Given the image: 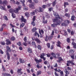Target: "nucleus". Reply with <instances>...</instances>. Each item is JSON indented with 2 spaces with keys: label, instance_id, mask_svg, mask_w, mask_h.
<instances>
[{
  "label": "nucleus",
  "instance_id": "43",
  "mask_svg": "<svg viewBox=\"0 0 76 76\" xmlns=\"http://www.w3.org/2000/svg\"><path fill=\"white\" fill-rule=\"evenodd\" d=\"M2 69H3V70L4 72H6V69H5V68H4V66L2 65Z\"/></svg>",
  "mask_w": 76,
  "mask_h": 76
},
{
  "label": "nucleus",
  "instance_id": "57",
  "mask_svg": "<svg viewBox=\"0 0 76 76\" xmlns=\"http://www.w3.org/2000/svg\"><path fill=\"white\" fill-rule=\"evenodd\" d=\"M10 26H11L12 28H14L15 27V26L13 25L12 23H10Z\"/></svg>",
  "mask_w": 76,
  "mask_h": 76
},
{
  "label": "nucleus",
  "instance_id": "28",
  "mask_svg": "<svg viewBox=\"0 0 76 76\" xmlns=\"http://www.w3.org/2000/svg\"><path fill=\"white\" fill-rule=\"evenodd\" d=\"M75 50H70L69 53L70 54H73L74 53Z\"/></svg>",
  "mask_w": 76,
  "mask_h": 76
},
{
  "label": "nucleus",
  "instance_id": "41",
  "mask_svg": "<svg viewBox=\"0 0 76 76\" xmlns=\"http://www.w3.org/2000/svg\"><path fill=\"white\" fill-rule=\"evenodd\" d=\"M25 15L27 17L29 16V13L28 12H26L25 13Z\"/></svg>",
  "mask_w": 76,
  "mask_h": 76
},
{
  "label": "nucleus",
  "instance_id": "30",
  "mask_svg": "<svg viewBox=\"0 0 76 76\" xmlns=\"http://www.w3.org/2000/svg\"><path fill=\"white\" fill-rule=\"evenodd\" d=\"M28 40V38L26 36H25L24 38V41L25 42H27V41Z\"/></svg>",
  "mask_w": 76,
  "mask_h": 76
},
{
  "label": "nucleus",
  "instance_id": "54",
  "mask_svg": "<svg viewBox=\"0 0 76 76\" xmlns=\"http://www.w3.org/2000/svg\"><path fill=\"white\" fill-rule=\"evenodd\" d=\"M35 18H36V16H34L33 18V21H35Z\"/></svg>",
  "mask_w": 76,
  "mask_h": 76
},
{
  "label": "nucleus",
  "instance_id": "37",
  "mask_svg": "<svg viewBox=\"0 0 76 76\" xmlns=\"http://www.w3.org/2000/svg\"><path fill=\"white\" fill-rule=\"evenodd\" d=\"M45 16L47 18H50V15L48 14L45 15Z\"/></svg>",
  "mask_w": 76,
  "mask_h": 76
},
{
  "label": "nucleus",
  "instance_id": "8",
  "mask_svg": "<svg viewBox=\"0 0 76 76\" xmlns=\"http://www.w3.org/2000/svg\"><path fill=\"white\" fill-rule=\"evenodd\" d=\"M39 10H37L39 12H42L44 11V9L41 7H39Z\"/></svg>",
  "mask_w": 76,
  "mask_h": 76
},
{
  "label": "nucleus",
  "instance_id": "14",
  "mask_svg": "<svg viewBox=\"0 0 76 76\" xmlns=\"http://www.w3.org/2000/svg\"><path fill=\"white\" fill-rule=\"evenodd\" d=\"M45 54L44 53H42L41 54V56H40V57L41 58H43V57H44V56H45Z\"/></svg>",
  "mask_w": 76,
  "mask_h": 76
},
{
  "label": "nucleus",
  "instance_id": "55",
  "mask_svg": "<svg viewBox=\"0 0 76 76\" xmlns=\"http://www.w3.org/2000/svg\"><path fill=\"white\" fill-rule=\"evenodd\" d=\"M34 3H38V1L37 0H34Z\"/></svg>",
  "mask_w": 76,
  "mask_h": 76
},
{
  "label": "nucleus",
  "instance_id": "27",
  "mask_svg": "<svg viewBox=\"0 0 76 76\" xmlns=\"http://www.w3.org/2000/svg\"><path fill=\"white\" fill-rule=\"evenodd\" d=\"M25 23H21L20 24V28H23V26H24L25 25Z\"/></svg>",
  "mask_w": 76,
  "mask_h": 76
},
{
  "label": "nucleus",
  "instance_id": "51",
  "mask_svg": "<svg viewBox=\"0 0 76 76\" xmlns=\"http://www.w3.org/2000/svg\"><path fill=\"white\" fill-rule=\"evenodd\" d=\"M47 57H50L51 56V54L50 53H48L47 54Z\"/></svg>",
  "mask_w": 76,
  "mask_h": 76
},
{
  "label": "nucleus",
  "instance_id": "40",
  "mask_svg": "<svg viewBox=\"0 0 76 76\" xmlns=\"http://www.w3.org/2000/svg\"><path fill=\"white\" fill-rule=\"evenodd\" d=\"M47 45L48 48H50V43H48L47 44Z\"/></svg>",
  "mask_w": 76,
  "mask_h": 76
},
{
  "label": "nucleus",
  "instance_id": "42",
  "mask_svg": "<svg viewBox=\"0 0 76 76\" xmlns=\"http://www.w3.org/2000/svg\"><path fill=\"white\" fill-rule=\"evenodd\" d=\"M11 39L12 41H15V38L14 37H13L11 38Z\"/></svg>",
  "mask_w": 76,
  "mask_h": 76
},
{
  "label": "nucleus",
  "instance_id": "12",
  "mask_svg": "<svg viewBox=\"0 0 76 76\" xmlns=\"http://www.w3.org/2000/svg\"><path fill=\"white\" fill-rule=\"evenodd\" d=\"M19 61L20 63H25V60H24L23 59H22V58H20L19 59Z\"/></svg>",
  "mask_w": 76,
  "mask_h": 76
},
{
  "label": "nucleus",
  "instance_id": "19",
  "mask_svg": "<svg viewBox=\"0 0 76 76\" xmlns=\"http://www.w3.org/2000/svg\"><path fill=\"white\" fill-rule=\"evenodd\" d=\"M65 16H66V17H67V18H70V14L69 13H65Z\"/></svg>",
  "mask_w": 76,
  "mask_h": 76
},
{
  "label": "nucleus",
  "instance_id": "21",
  "mask_svg": "<svg viewBox=\"0 0 76 76\" xmlns=\"http://www.w3.org/2000/svg\"><path fill=\"white\" fill-rule=\"evenodd\" d=\"M29 14L30 16H34V15H35V12L33 11L32 12L30 13Z\"/></svg>",
  "mask_w": 76,
  "mask_h": 76
},
{
  "label": "nucleus",
  "instance_id": "10",
  "mask_svg": "<svg viewBox=\"0 0 76 76\" xmlns=\"http://www.w3.org/2000/svg\"><path fill=\"white\" fill-rule=\"evenodd\" d=\"M35 61H36V62L38 63H39V62H41V61H42V59H39V60H38L37 59L35 58Z\"/></svg>",
  "mask_w": 76,
  "mask_h": 76
},
{
  "label": "nucleus",
  "instance_id": "39",
  "mask_svg": "<svg viewBox=\"0 0 76 76\" xmlns=\"http://www.w3.org/2000/svg\"><path fill=\"white\" fill-rule=\"evenodd\" d=\"M7 74H8L7 73H6V72L3 73H2V75L3 76H7Z\"/></svg>",
  "mask_w": 76,
  "mask_h": 76
},
{
  "label": "nucleus",
  "instance_id": "16",
  "mask_svg": "<svg viewBox=\"0 0 76 76\" xmlns=\"http://www.w3.org/2000/svg\"><path fill=\"white\" fill-rule=\"evenodd\" d=\"M22 70V69H18L17 70V73L19 74V73H20V74L22 75V72H21V71Z\"/></svg>",
  "mask_w": 76,
  "mask_h": 76
},
{
  "label": "nucleus",
  "instance_id": "60",
  "mask_svg": "<svg viewBox=\"0 0 76 76\" xmlns=\"http://www.w3.org/2000/svg\"><path fill=\"white\" fill-rule=\"evenodd\" d=\"M43 23H47V20H46L45 21H43Z\"/></svg>",
  "mask_w": 76,
  "mask_h": 76
},
{
  "label": "nucleus",
  "instance_id": "17",
  "mask_svg": "<svg viewBox=\"0 0 76 76\" xmlns=\"http://www.w3.org/2000/svg\"><path fill=\"white\" fill-rule=\"evenodd\" d=\"M29 53H32V50L29 48H28L27 49Z\"/></svg>",
  "mask_w": 76,
  "mask_h": 76
},
{
  "label": "nucleus",
  "instance_id": "31",
  "mask_svg": "<svg viewBox=\"0 0 76 76\" xmlns=\"http://www.w3.org/2000/svg\"><path fill=\"white\" fill-rule=\"evenodd\" d=\"M64 7H66V5L67 6L68 5H69V3L67 2H65L64 4Z\"/></svg>",
  "mask_w": 76,
  "mask_h": 76
},
{
  "label": "nucleus",
  "instance_id": "2",
  "mask_svg": "<svg viewBox=\"0 0 76 76\" xmlns=\"http://www.w3.org/2000/svg\"><path fill=\"white\" fill-rule=\"evenodd\" d=\"M20 8H21V6H18V8H15V10L12 9H10L9 11L10 13L12 14L13 13H14V12H15V13H18V11L20 10Z\"/></svg>",
  "mask_w": 76,
  "mask_h": 76
},
{
  "label": "nucleus",
  "instance_id": "45",
  "mask_svg": "<svg viewBox=\"0 0 76 76\" xmlns=\"http://www.w3.org/2000/svg\"><path fill=\"white\" fill-rule=\"evenodd\" d=\"M72 61H74V60L68 61H67V63L69 64H70L71 63Z\"/></svg>",
  "mask_w": 76,
  "mask_h": 76
},
{
  "label": "nucleus",
  "instance_id": "22",
  "mask_svg": "<svg viewBox=\"0 0 76 76\" xmlns=\"http://www.w3.org/2000/svg\"><path fill=\"white\" fill-rule=\"evenodd\" d=\"M35 21H32L31 22V25H33V26H35Z\"/></svg>",
  "mask_w": 76,
  "mask_h": 76
},
{
  "label": "nucleus",
  "instance_id": "5",
  "mask_svg": "<svg viewBox=\"0 0 76 76\" xmlns=\"http://www.w3.org/2000/svg\"><path fill=\"white\" fill-rule=\"evenodd\" d=\"M7 48V52H8V51H10V52H11L12 51V50L10 49V48L9 47V46H7L6 47Z\"/></svg>",
  "mask_w": 76,
  "mask_h": 76
},
{
  "label": "nucleus",
  "instance_id": "9",
  "mask_svg": "<svg viewBox=\"0 0 76 76\" xmlns=\"http://www.w3.org/2000/svg\"><path fill=\"white\" fill-rule=\"evenodd\" d=\"M34 40L35 41H36L37 43H40L41 42V41H40L38 38H36L34 39Z\"/></svg>",
  "mask_w": 76,
  "mask_h": 76
},
{
  "label": "nucleus",
  "instance_id": "35",
  "mask_svg": "<svg viewBox=\"0 0 76 76\" xmlns=\"http://www.w3.org/2000/svg\"><path fill=\"white\" fill-rule=\"evenodd\" d=\"M12 16L13 18H16V15L14 13H12Z\"/></svg>",
  "mask_w": 76,
  "mask_h": 76
},
{
  "label": "nucleus",
  "instance_id": "44",
  "mask_svg": "<svg viewBox=\"0 0 76 76\" xmlns=\"http://www.w3.org/2000/svg\"><path fill=\"white\" fill-rule=\"evenodd\" d=\"M54 15L55 16H58V13H57V12H54Z\"/></svg>",
  "mask_w": 76,
  "mask_h": 76
},
{
  "label": "nucleus",
  "instance_id": "53",
  "mask_svg": "<svg viewBox=\"0 0 76 76\" xmlns=\"http://www.w3.org/2000/svg\"><path fill=\"white\" fill-rule=\"evenodd\" d=\"M1 44L2 45H5V42H1Z\"/></svg>",
  "mask_w": 76,
  "mask_h": 76
},
{
  "label": "nucleus",
  "instance_id": "59",
  "mask_svg": "<svg viewBox=\"0 0 76 76\" xmlns=\"http://www.w3.org/2000/svg\"><path fill=\"white\" fill-rule=\"evenodd\" d=\"M3 27H1V28L0 29V31H3Z\"/></svg>",
  "mask_w": 76,
  "mask_h": 76
},
{
  "label": "nucleus",
  "instance_id": "20",
  "mask_svg": "<svg viewBox=\"0 0 76 76\" xmlns=\"http://www.w3.org/2000/svg\"><path fill=\"white\" fill-rule=\"evenodd\" d=\"M57 3V2L56 1V0H55L52 3V4L53 6H54Z\"/></svg>",
  "mask_w": 76,
  "mask_h": 76
},
{
  "label": "nucleus",
  "instance_id": "18",
  "mask_svg": "<svg viewBox=\"0 0 76 76\" xmlns=\"http://www.w3.org/2000/svg\"><path fill=\"white\" fill-rule=\"evenodd\" d=\"M51 56H53V57H54L55 58H56V55L53 53H51Z\"/></svg>",
  "mask_w": 76,
  "mask_h": 76
},
{
  "label": "nucleus",
  "instance_id": "38",
  "mask_svg": "<svg viewBox=\"0 0 76 76\" xmlns=\"http://www.w3.org/2000/svg\"><path fill=\"white\" fill-rule=\"evenodd\" d=\"M7 1H4L3 2V4H6L8 3Z\"/></svg>",
  "mask_w": 76,
  "mask_h": 76
},
{
  "label": "nucleus",
  "instance_id": "56",
  "mask_svg": "<svg viewBox=\"0 0 76 76\" xmlns=\"http://www.w3.org/2000/svg\"><path fill=\"white\" fill-rule=\"evenodd\" d=\"M58 59L59 61H62V60H63V59H62V58H61V57H59L58 58Z\"/></svg>",
  "mask_w": 76,
  "mask_h": 76
},
{
  "label": "nucleus",
  "instance_id": "64",
  "mask_svg": "<svg viewBox=\"0 0 76 76\" xmlns=\"http://www.w3.org/2000/svg\"><path fill=\"white\" fill-rule=\"evenodd\" d=\"M55 75L56 76H58V74L56 72H55Z\"/></svg>",
  "mask_w": 76,
  "mask_h": 76
},
{
  "label": "nucleus",
  "instance_id": "3",
  "mask_svg": "<svg viewBox=\"0 0 76 76\" xmlns=\"http://www.w3.org/2000/svg\"><path fill=\"white\" fill-rule=\"evenodd\" d=\"M69 23V20H66L64 21V23L61 24V25L62 26H67Z\"/></svg>",
  "mask_w": 76,
  "mask_h": 76
},
{
  "label": "nucleus",
  "instance_id": "36",
  "mask_svg": "<svg viewBox=\"0 0 76 76\" xmlns=\"http://www.w3.org/2000/svg\"><path fill=\"white\" fill-rule=\"evenodd\" d=\"M63 31H64V35L66 36H66H67V32H66V31L64 30H63Z\"/></svg>",
  "mask_w": 76,
  "mask_h": 76
},
{
  "label": "nucleus",
  "instance_id": "15",
  "mask_svg": "<svg viewBox=\"0 0 76 76\" xmlns=\"http://www.w3.org/2000/svg\"><path fill=\"white\" fill-rule=\"evenodd\" d=\"M38 36V37L39 38V34L38 33V32L37 31H35L34 34V36Z\"/></svg>",
  "mask_w": 76,
  "mask_h": 76
},
{
  "label": "nucleus",
  "instance_id": "4",
  "mask_svg": "<svg viewBox=\"0 0 76 76\" xmlns=\"http://www.w3.org/2000/svg\"><path fill=\"white\" fill-rule=\"evenodd\" d=\"M29 7L31 9H35V6H34V3H33L31 4H29Z\"/></svg>",
  "mask_w": 76,
  "mask_h": 76
},
{
  "label": "nucleus",
  "instance_id": "48",
  "mask_svg": "<svg viewBox=\"0 0 76 76\" xmlns=\"http://www.w3.org/2000/svg\"><path fill=\"white\" fill-rule=\"evenodd\" d=\"M61 76H64V74H63V72L61 71V72H60Z\"/></svg>",
  "mask_w": 76,
  "mask_h": 76
},
{
  "label": "nucleus",
  "instance_id": "23",
  "mask_svg": "<svg viewBox=\"0 0 76 76\" xmlns=\"http://www.w3.org/2000/svg\"><path fill=\"white\" fill-rule=\"evenodd\" d=\"M0 8L1 10H6V8L5 7H3L2 6H1L0 7Z\"/></svg>",
  "mask_w": 76,
  "mask_h": 76
},
{
  "label": "nucleus",
  "instance_id": "47",
  "mask_svg": "<svg viewBox=\"0 0 76 76\" xmlns=\"http://www.w3.org/2000/svg\"><path fill=\"white\" fill-rule=\"evenodd\" d=\"M4 18L6 20H8V18L6 16H4Z\"/></svg>",
  "mask_w": 76,
  "mask_h": 76
},
{
  "label": "nucleus",
  "instance_id": "33",
  "mask_svg": "<svg viewBox=\"0 0 76 76\" xmlns=\"http://www.w3.org/2000/svg\"><path fill=\"white\" fill-rule=\"evenodd\" d=\"M37 48L39 50H41V46L40 45H38L37 46Z\"/></svg>",
  "mask_w": 76,
  "mask_h": 76
},
{
  "label": "nucleus",
  "instance_id": "49",
  "mask_svg": "<svg viewBox=\"0 0 76 76\" xmlns=\"http://www.w3.org/2000/svg\"><path fill=\"white\" fill-rule=\"evenodd\" d=\"M52 37H53L52 36H49L48 38V39L49 40H51V39H52Z\"/></svg>",
  "mask_w": 76,
  "mask_h": 76
},
{
  "label": "nucleus",
  "instance_id": "52",
  "mask_svg": "<svg viewBox=\"0 0 76 76\" xmlns=\"http://www.w3.org/2000/svg\"><path fill=\"white\" fill-rule=\"evenodd\" d=\"M0 53H1L2 54H3L4 53L3 51L1 49H0Z\"/></svg>",
  "mask_w": 76,
  "mask_h": 76
},
{
  "label": "nucleus",
  "instance_id": "1",
  "mask_svg": "<svg viewBox=\"0 0 76 76\" xmlns=\"http://www.w3.org/2000/svg\"><path fill=\"white\" fill-rule=\"evenodd\" d=\"M58 16V17L57 18L56 17V19H54L53 20V22H56V23L52 24L51 25V26H52V27H53V28H54V27H56V26L60 24V20L58 19H61V18L59 16Z\"/></svg>",
  "mask_w": 76,
  "mask_h": 76
},
{
  "label": "nucleus",
  "instance_id": "32",
  "mask_svg": "<svg viewBox=\"0 0 76 76\" xmlns=\"http://www.w3.org/2000/svg\"><path fill=\"white\" fill-rule=\"evenodd\" d=\"M47 6L45 5H43L42 6V7L43 8V9H46L47 8Z\"/></svg>",
  "mask_w": 76,
  "mask_h": 76
},
{
  "label": "nucleus",
  "instance_id": "46",
  "mask_svg": "<svg viewBox=\"0 0 76 76\" xmlns=\"http://www.w3.org/2000/svg\"><path fill=\"white\" fill-rule=\"evenodd\" d=\"M45 40L46 41H48V36L47 35L46 36V37L45 38Z\"/></svg>",
  "mask_w": 76,
  "mask_h": 76
},
{
  "label": "nucleus",
  "instance_id": "13",
  "mask_svg": "<svg viewBox=\"0 0 76 76\" xmlns=\"http://www.w3.org/2000/svg\"><path fill=\"white\" fill-rule=\"evenodd\" d=\"M6 54L7 55V58L8 60H10V54L9 53V52H7Z\"/></svg>",
  "mask_w": 76,
  "mask_h": 76
},
{
  "label": "nucleus",
  "instance_id": "25",
  "mask_svg": "<svg viewBox=\"0 0 76 76\" xmlns=\"http://www.w3.org/2000/svg\"><path fill=\"white\" fill-rule=\"evenodd\" d=\"M42 73V72L41 71H39L37 72V75H41Z\"/></svg>",
  "mask_w": 76,
  "mask_h": 76
},
{
  "label": "nucleus",
  "instance_id": "24",
  "mask_svg": "<svg viewBox=\"0 0 76 76\" xmlns=\"http://www.w3.org/2000/svg\"><path fill=\"white\" fill-rule=\"evenodd\" d=\"M64 72L66 73V75H69V72L67 71V70L65 69L64 70Z\"/></svg>",
  "mask_w": 76,
  "mask_h": 76
},
{
  "label": "nucleus",
  "instance_id": "50",
  "mask_svg": "<svg viewBox=\"0 0 76 76\" xmlns=\"http://www.w3.org/2000/svg\"><path fill=\"white\" fill-rule=\"evenodd\" d=\"M66 41L68 43L70 42V38H68L67 39Z\"/></svg>",
  "mask_w": 76,
  "mask_h": 76
},
{
  "label": "nucleus",
  "instance_id": "26",
  "mask_svg": "<svg viewBox=\"0 0 76 76\" xmlns=\"http://www.w3.org/2000/svg\"><path fill=\"white\" fill-rule=\"evenodd\" d=\"M39 33L40 35H41V33L42 34H44V31L42 30H41V31H39Z\"/></svg>",
  "mask_w": 76,
  "mask_h": 76
},
{
  "label": "nucleus",
  "instance_id": "63",
  "mask_svg": "<svg viewBox=\"0 0 76 76\" xmlns=\"http://www.w3.org/2000/svg\"><path fill=\"white\" fill-rule=\"evenodd\" d=\"M67 12H68V9L67 8H66L65 10V12L66 13Z\"/></svg>",
  "mask_w": 76,
  "mask_h": 76
},
{
  "label": "nucleus",
  "instance_id": "62",
  "mask_svg": "<svg viewBox=\"0 0 76 76\" xmlns=\"http://www.w3.org/2000/svg\"><path fill=\"white\" fill-rule=\"evenodd\" d=\"M31 73H34V69H31Z\"/></svg>",
  "mask_w": 76,
  "mask_h": 76
},
{
  "label": "nucleus",
  "instance_id": "29",
  "mask_svg": "<svg viewBox=\"0 0 76 76\" xmlns=\"http://www.w3.org/2000/svg\"><path fill=\"white\" fill-rule=\"evenodd\" d=\"M37 31V28L35 27L34 28L32 29V31L33 32H35Z\"/></svg>",
  "mask_w": 76,
  "mask_h": 76
},
{
  "label": "nucleus",
  "instance_id": "34",
  "mask_svg": "<svg viewBox=\"0 0 76 76\" xmlns=\"http://www.w3.org/2000/svg\"><path fill=\"white\" fill-rule=\"evenodd\" d=\"M70 56L72 60H74L75 59V55H71Z\"/></svg>",
  "mask_w": 76,
  "mask_h": 76
},
{
  "label": "nucleus",
  "instance_id": "61",
  "mask_svg": "<svg viewBox=\"0 0 76 76\" xmlns=\"http://www.w3.org/2000/svg\"><path fill=\"white\" fill-rule=\"evenodd\" d=\"M54 30L55 31V33L56 34H58V31L57 29H55Z\"/></svg>",
  "mask_w": 76,
  "mask_h": 76
},
{
  "label": "nucleus",
  "instance_id": "7",
  "mask_svg": "<svg viewBox=\"0 0 76 76\" xmlns=\"http://www.w3.org/2000/svg\"><path fill=\"white\" fill-rule=\"evenodd\" d=\"M21 20L22 22H24V23H25L26 22V19L25 18H24V17H23V16H21Z\"/></svg>",
  "mask_w": 76,
  "mask_h": 76
},
{
  "label": "nucleus",
  "instance_id": "58",
  "mask_svg": "<svg viewBox=\"0 0 76 76\" xmlns=\"http://www.w3.org/2000/svg\"><path fill=\"white\" fill-rule=\"evenodd\" d=\"M32 45H35V42H32Z\"/></svg>",
  "mask_w": 76,
  "mask_h": 76
},
{
  "label": "nucleus",
  "instance_id": "11",
  "mask_svg": "<svg viewBox=\"0 0 76 76\" xmlns=\"http://www.w3.org/2000/svg\"><path fill=\"white\" fill-rule=\"evenodd\" d=\"M61 44V42H60V41H58L57 42V44H56V45L58 47H60V48H61V45H60Z\"/></svg>",
  "mask_w": 76,
  "mask_h": 76
},
{
  "label": "nucleus",
  "instance_id": "6",
  "mask_svg": "<svg viewBox=\"0 0 76 76\" xmlns=\"http://www.w3.org/2000/svg\"><path fill=\"white\" fill-rule=\"evenodd\" d=\"M6 44H7V45H9L10 44H11V42H10V41L9 39H7L6 40Z\"/></svg>",
  "mask_w": 76,
  "mask_h": 76
}]
</instances>
